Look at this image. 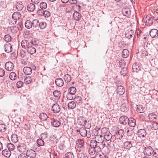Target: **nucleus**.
<instances>
[{
	"label": "nucleus",
	"mask_w": 158,
	"mask_h": 158,
	"mask_svg": "<svg viewBox=\"0 0 158 158\" xmlns=\"http://www.w3.org/2000/svg\"><path fill=\"white\" fill-rule=\"evenodd\" d=\"M94 132H95V134H94L95 135V134L97 135L95 136V140L98 143V148L99 149V146L101 147L103 144L102 143L104 140V138L102 135H98V132L97 130H94L93 131V134Z\"/></svg>",
	"instance_id": "nucleus-1"
},
{
	"label": "nucleus",
	"mask_w": 158,
	"mask_h": 158,
	"mask_svg": "<svg viewBox=\"0 0 158 158\" xmlns=\"http://www.w3.org/2000/svg\"><path fill=\"white\" fill-rule=\"evenodd\" d=\"M154 150L150 146H147L144 148L143 152L145 155L150 156L152 154L153 155Z\"/></svg>",
	"instance_id": "nucleus-2"
},
{
	"label": "nucleus",
	"mask_w": 158,
	"mask_h": 158,
	"mask_svg": "<svg viewBox=\"0 0 158 158\" xmlns=\"http://www.w3.org/2000/svg\"><path fill=\"white\" fill-rule=\"evenodd\" d=\"M77 121L79 125L81 126H84L86 124L87 121L85 118L82 116H80L78 117Z\"/></svg>",
	"instance_id": "nucleus-3"
},
{
	"label": "nucleus",
	"mask_w": 158,
	"mask_h": 158,
	"mask_svg": "<svg viewBox=\"0 0 158 158\" xmlns=\"http://www.w3.org/2000/svg\"><path fill=\"white\" fill-rule=\"evenodd\" d=\"M13 64L10 61L7 62L5 64V68L6 70L9 71H12L14 69Z\"/></svg>",
	"instance_id": "nucleus-4"
},
{
	"label": "nucleus",
	"mask_w": 158,
	"mask_h": 158,
	"mask_svg": "<svg viewBox=\"0 0 158 158\" xmlns=\"http://www.w3.org/2000/svg\"><path fill=\"white\" fill-rule=\"evenodd\" d=\"M26 154L27 156L31 158H35L36 156V152L35 151L32 149L27 150V151Z\"/></svg>",
	"instance_id": "nucleus-5"
},
{
	"label": "nucleus",
	"mask_w": 158,
	"mask_h": 158,
	"mask_svg": "<svg viewBox=\"0 0 158 158\" xmlns=\"http://www.w3.org/2000/svg\"><path fill=\"white\" fill-rule=\"evenodd\" d=\"M120 123L123 125H126L127 124L129 119L127 117L125 116H123L120 117L119 118Z\"/></svg>",
	"instance_id": "nucleus-6"
},
{
	"label": "nucleus",
	"mask_w": 158,
	"mask_h": 158,
	"mask_svg": "<svg viewBox=\"0 0 158 158\" xmlns=\"http://www.w3.org/2000/svg\"><path fill=\"white\" fill-rule=\"evenodd\" d=\"M124 135V131L122 129H120L117 131L115 135L117 139H121Z\"/></svg>",
	"instance_id": "nucleus-7"
},
{
	"label": "nucleus",
	"mask_w": 158,
	"mask_h": 158,
	"mask_svg": "<svg viewBox=\"0 0 158 158\" xmlns=\"http://www.w3.org/2000/svg\"><path fill=\"white\" fill-rule=\"evenodd\" d=\"M18 150L20 152H25L26 150V145L23 143H21L17 147Z\"/></svg>",
	"instance_id": "nucleus-8"
},
{
	"label": "nucleus",
	"mask_w": 158,
	"mask_h": 158,
	"mask_svg": "<svg viewBox=\"0 0 158 158\" xmlns=\"http://www.w3.org/2000/svg\"><path fill=\"white\" fill-rule=\"evenodd\" d=\"M31 45L30 43V41L26 40H23L21 42V46L23 48H27L30 47Z\"/></svg>",
	"instance_id": "nucleus-9"
},
{
	"label": "nucleus",
	"mask_w": 158,
	"mask_h": 158,
	"mask_svg": "<svg viewBox=\"0 0 158 158\" xmlns=\"http://www.w3.org/2000/svg\"><path fill=\"white\" fill-rule=\"evenodd\" d=\"M52 110L54 113H58L60 111V107L57 104H55L52 106Z\"/></svg>",
	"instance_id": "nucleus-10"
},
{
	"label": "nucleus",
	"mask_w": 158,
	"mask_h": 158,
	"mask_svg": "<svg viewBox=\"0 0 158 158\" xmlns=\"http://www.w3.org/2000/svg\"><path fill=\"white\" fill-rule=\"evenodd\" d=\"M81 15L78 12L76 11L73 14V18L76 21H79L81 18Z\"/></svg>",
	"instance_id": "nucleus-11"
},
{
	"label": "nucleus",
	"mask_w": 158,
	"mask_h": 158,
	"mask_svg": "<svg viewBox=\"0 0 158 158\" xmlns=\"http://www.w3.org/2000/svg\"><path fill=\"white\" fill-rule=\"evenodd\" d=\"M5 51L7 53L10 52L12 49V47L11 44L8 42H6L4 46Z\"/></svg>",
	"instance_id": "nucleus-12"
},
{
	"label": "nucleus",
	"mask_w": 158,
	"mask_h": 158,
	"mask_svg": "<svg viewBox=\"0 0 158 158\" xmlns=\"http://www.w3.org/2000/svg\"><path fill=\"white\" fill-rule=\"evenodd\" d=\"M117 93L119 95H121L123 94L125 92V89L122 86L120 85L118 87L116 90Z\"/></svg>",
	"instance_id": "nucleus-13"
},
{
	"label": "nucleus",
	"mask_w": 158,
	"mask_h": 158,
	"mask_svg": "<svg viewBox=\"0 0 158 158\" xmlns=\"http://www.w3.org/2000/svg\"><path fill=\"white\" fill-rule=\"evenodd\" d=\"M122 13L123 15L128 17L131 14V11L128 8H123L122 10Z\"/></svg>",
	"instance_id": "nucleus-14"
},
{
	"label": "nucleus",
	"mask_w": 158,
	"mask_h": 158,
	"mask_svg": "<svg viewBox=\"0 0 158 158\" xmlns=\"http://www.w3.org/2000/svg\"><path fill=\"white\" fill-rule=\"evenodd\" d=\"M55 82L56 85L59 87L62 86L64 84L63 80L60 78L56 79L55 80Z\"/></svg>",
	"instance_id": "nucleus-15"
},
{
	"label": "nucleus",
	"mask_w": 158,
	"mask_h": 158,
	"mask_svg": "<svg viewBox=\"0 0 158 158\" xmlns=\"http://www.w3.org/2000/svg\"><path fill=\"white\" fill-rule=\"evenodd\" d=\"M134 34L133 31L131 29H129L127 30L125 33V36L128 38H131Z\"/></svg>",
	"instance_id": "nucleus-16"
},
{
	"label": "nucleus",
	"mask_w": 158,
	"mask_h": 158,
	"mask_svg": "<svg viewBox=\"0 0 158 158\" xmlns=\"http://www.w3.org/2000/svg\"><path fill=\"white\" fill-rule=\"evenodd\" d=\"M90 145L91 148H96L98 150H101V146H99V149L98 148V143L95 140H93L90 141Z\"/></svg>",
	"instance_id": "nucleus-17"
},
{
	"label": "nucleus",
	"mask_w": 158,
	"mask_h": 158,
	"mask_svg": "<svg viewBox=\"0 0 158 158\" xmlns=\"http://www.w3.org/2000/svg\"><path fill=\"white\" fill-rule=\"evenodd\" d=\"M27 50L28 53L31 55L34 54L36 52V50L35 47L31 45L27 49Z\"/></svg>",
	"instance_id": "nucleus-18"
},
{
	"label": "nucleus",
	"mask_w": 158,
	"mask_h": 158,
	"mask_svg": "<svg viewBox=\"0 0 158 158\" xmlns=\"http://www.w3.org/2000/svg\"><path fill=\"white\" fill-rule=\"evenodd\" d=\"M23 71L25 74L29 75L31 74L32 70L31 67L26 66L24 68Z\"/></svg>",
	"instance_id": "nucleus-19"
},
{
	"label": "nucleus",
	"mask_w": 158,
	"mask_h": 158,
	"mask_svg": "<svg viewBox=\"0 0 158 158\" xmlns=\"http://www.w3.org/2000/svg\"><path fill=\"white\" fill-rule=\"evenodd\" d=\"M150 35L152 38L157 37L158 35V31L156 29H152L150 32Z\"/></svg>",
	"instance_id": "nucleus-20"
},
{
	"label": "nucleus",
	"mask_w": 158,
	"mask_h": 158,
	"mask_svg": "<svg viewBox=\"0 0 158 158\" xmlns=\"http://www.w3.org/2000/svg\"><path fill=\"white\" fill-rule=\"evenodd\" d=\"M128 119L129 121L127 123L128 125L131 127H134L136 125V121L135 119L132 118H130Z\"/></svg>",
	"instance_id": "nucleus-21"
},
{
	"label": "nucleus",
	"mask_w": 158,
	"mask_h": 158,
	"mask_svg": "<svg viewBox=\"0 0 158 158\" xmlns=\"http://www.w3.org/2000/svg\"><path fill=\"white\" fill-rule=\"evenodd\" d=\"M138 135L140 137H144L146 135V131L144 129H141L138 131Z\"/></svg>",
	"instance_id": "nucleus-22"
},
{
	"label": "nucleus",
	"mask_w": 158,
	"mask_h": 158,
	"mask_svg": "<svg viewBox=\"0 0 158 158\" xmlns=\"http://www.w3.org/2000/svg\"><path fill=\"white\" fill-rule=\"evenodd\" d=\"M77 145L79 148L82 147L84 145L85 143L84 141L81 139H78L76 141Z\"/></svg>",
	"instance_id": "nucleus-23"
},
{
	"label": "nucleus",
	"mask_w": 158,
	"mask_h": 158,
	"mask_svg": "<svg viewBox=\"0 0 158 158\" xmlns=\"http://www.w3.org/2000/svg\"><path fill=\"white\" fill-rule=\"evenodd\" d=\"M27 9L28 11L33 12L35 9V5L32 3H30L27 6Z\"/></svg>",
	"instance_id": "nucleus-24"
},
{
	"label": "nucleus",
	"mask_w": 158,
	"mask_h": 158,
	"mask_svg": "<svg viewBox=\"0 0 158 158\" xmlns=\"http://www.w3.org/2000/svg\"><path fill=\"white\" fill-rule=\"evenodd\" d=\"M47 7V4L45 2H42L40 3V7L39 8V13H40V11L42 10L45 9Z\"/></svg>",
	"instance_id": "nucleus-25"
},
{
	"label": "nucleus",
	"mask_w": 158,
	"mask_h": 158,
	"mask_svg": "<svg viewBox=\"0 0 158 158\" xmlns=\"http://www.w3.org/2000/svg\"><path fill=\"white\" fill-rule=\"evenodd\" d=\"M2 154L6 157H9L11 155V152L9 150L8 151L7 149H5L2 151Z\"/></svg>",
	"instance_id": "nucleus-26"
},
{
	"label": "nucleus",
	"mask_w": 158,
	"mask_h": 158,
	"mask_svg": "<svg viewBox=\"0 0 158 158\" xmlns=\"http://www.w3.org/2000/svg\"><path fill=\"white\" fill-rule=\"evenodd\" d=\"M101 150H98L96 148H91L89 150V154L94 155L96 152L100 151Z\"/></svg>",
	"instance_id": "nucleus-27"
},
{
	"label": "nucleus",
	"mask_w": 158,
	"mask_h": 158,
	"mask_svg": "<svg viewBox=\"0 0 158 158\" xmlns=\"http://www.w3.org/2000/svg\"><path fill=\"white\" fill-rule=\"evenodd\" d=\"M51 124L53 126L57 127H59L60 126V123L57 120L54 119L51 122Z\"/></svg>",
	"instance_id": "nucleus-28"
},
{
	"label": "nucleus",
	"mask_w": 158,
	"mask_h": 158,
	"mask_svg": "<svg viewBox=\"0 0 158 158\" xmlns=\"http://www.w3.org/2000/svg\"><path fill=\"white\" fill-rule=\"evenodd\" d=\"M40 118L41 120L44 121L47 120L48 116L46 113H42L40 114Z\"/></svg>",
	"instance_id": "nucleus-29"
},
{
	"label": "nucleus",
	"mask_w": 158,
	"mask_h": 158,
	"mask_svg": "<svg viewBox=\"0 0 158 158\" xmlns=\"http://www.w3.org/2000/svg\"><path fill=\"white\" fill-rule=\"evenodd\" d=\"M21 17V15L20 13L19 12H15L12 15V18L16 20H19Z\"/></svg>",
	"instance_id": "nucleus-30"
},
{
	"label": "nucleus",
	"mask_w": 158,
	"mask_h": 158,
	"mask_svg": "<svg viewBox=\"0 0 158 158\" xmlns=\"http://www.w3.org/2000/svg\"><path fill=\"white\" fill-rule=\"evenodd\" d=\"M23 8V5L21 2L19 1L17 2L16 5V8L18 10H21Z\"/></svg>",
	"instance_id": "nucleus-31"
},
{
	"label": "nucleus",
	"mask_w": 158,
	"mask_h": 158,
	"mask_svg": "<svg viewBox=\"0 0 158 158\" xmlns=\"http://www.w3.org/2000/svg\"><path fill=\"white\" fill-rule=\"evenodd\" d=\"M68 107L69 108L73 109L75 108L76 106V103L74 101H71L69 102Z\"/></svg>",
	"instance_id": "nucleus-32"
},
{
	"label": "nucleus",
	"mask_w": 158,
	"mask_h": 158,
	"mask_svg": "<svg viewBox=\"0 0 158 158\" xmlns=\"http://www.w3.org/2000/svg\"><path fill=\"white\" fill-rule=\"evenodd\" d=\"M104 136V139L107 141L110 140L112 137V135L110 132H107V133L105 134Z\"/></svg>",
	"instance_id": "nucleus-33"
},
{
	"label": "nucleus",
	"mask_w": 158,
	"mask_h": 158,
	"mask_svg": "<svg viewBox=\"0 0 158 158\" xmlns=\"http://www.w3.org/2000/svg\"><path fill=\"white\" fill-rule=\"evenodd\" d=\"M129 55V52L128 50L124 49L122 52V56L124 58H127Z\"/></svg>",
	"instance_id": "nucleus-34"
},
{
	"label": "nucleus",
	"mask_w": 158,
	"mask_h": 158,
	"mask_svg": "<svg viewBox=\"0 0 158 158\" xmlns=\"http://www.w3.org/2000/svg\"><path fill=\"white\" fill-rule=\"evenodd\" d=\"M80 133L82 136H86L87 133V130L85 128H81L80 130Z\"/></svg>",
	"instance_id": "nucleus-35"
},
{
	"label": "nucleus",
	"mask_w": 158,
	"mask_h": 158,
	"mask_svg": "<svg viewBox=\"0 0 158 158\" xmlns=\"http://www.w3.org/2000/svg\"><path fill=\"white\" fill-rule=\"evenodd\" d=\"M136 108V110L138 112L140 113H142L144 112V111L143 107L142 105H137Z\"/></svg>",
	"instance_id": "nucleus-36"
},
{
	"label": "nucleus",
	"mask_w": 158,
	"mask_h": 158,
	"mask_svg": "<svg viewBox=\"0 0 158 158\" xmlns=\"http://www.w3.org/2000/svg\"><path fill=\"white\" fill-rule=\"evenodd\" d=\"M124 147L127 149H129L132 147V144L131 141H127L124 143Z\"/></svg>",
	"instance_id": "nucleus-37"
},
{
	"label": "nucleus",
	"mask_w": 158,
	"mask_h": 158,
	"mask_svg": "<svg viewBox=\"0 0 158 158\" xmlns=\"http://www.w3.org/2000/svg\"><path fill=\"white\" fill-rule=\"evenodd\" d=\"M64 79L66 82H69L71 80V77L69 74H66L64 76Z\"/></svg>",
	"instance_id": "nucleus-38"
},
{
	"label": "nucleus",
	"mask_w": 158,
	"mask_h": 158,
	"mask_svg": "<svg viewBox=\"0 0 158 158\" xmlns=\"http://www.w3.org/2000/svg\"><path fill=\"white\" fill-rule=\"evenodd\" d=\"M32 27L36 28L39 26V22L36 19L33 20L32 22Z\"/></svg>",
	"instance_id": "nucleus-39"
},
{
	"label": "nucleus",
	"mask_w": 158,
	"mask_h": 158,
	"mask_svg": "<svg viewBox=\"0 0 158 158\" xmlns=\"http://www.w3.org/2000/svg\"><path fill=\"white\" fill-rule=\"evenodd\" d=\"M11 138L12 141L14 143H16L18 141V139L16 135L13 134L11 136Z\"/></svg>",
	"instance_id": "nucleus-40"
},
{
	"label": "nucleus",
	"mask_w": 158,
	"mask_h": 158,
	"mask_svg": "<svg viewBox=\"0 0 158 158\" xmlns=\"http://www.w3.org/2000/svg\"><path fill=\"white\" fill-rule=\"evenodd\" d=\"M148 117L150 120H154L157 119V116L155 114L152 113H150L148 115Z\"/></svg>",
	"instance_id": "nucleus-41"
},
{
	"label": "nucleus",
	"mask_w": 158,
	"mask_h": 158,
	"mask_svg": "<svg viewBox=\"0 0 158 158\" xmlns=\"http://www.w3.org/2000/svg\"><path fill=\"white\" fill-rule=\"evenodd\" d=\"M25 26L27 29H30L32 27V23L29 20H27L25 23Z\"/></svg>",
	"instance_id": "nucleus-42"
},
{
	"label": "nucleus",
	"mask_w": 158,
	"mask_h": 158,
	"mask_svg": "<svg viewBox=\"0 0 158 158\" xmlns=\"http://www.w3.org/2000/svg\"><path fill=\"white\" fill-rule=\"evenodd\" d=\"M54 95L58 99L60 98L61 96V93L60 91L58 90H55L53 92Z\"/></svg>",
	"instance_id": "nucleus-43"
},
{
	"label": "nucleus",
	"mask_w": 158,
	"mask_h": 158,
	"mask_svg": "<svg viewBox=\"0 0 158 158\" xmlns=\"http://www.w3.org/2000/svg\"><path fill=\"white\" fill-rule=\"evenodd\" d=\"M31 78L29 76L26 77L24 79V82L26 84H29L31 82Z\"/></svg>",
	"instance_id": "nucleus-44"
},
{
	"label": "nucleus",
	"mask_w": 158,
	"mask_h": 158,
	"mask_svg": "<svg viewBox=\"0 0 158 158\" xmlns=\"http://www.w3.org/2000/svg\"><path fill=\"white\" fill-rule=\"evenodd\" d=\"M10 79L12 80H15L16 78V74L14 72H11L9 75Z\"/></svg>",
	"instance_id": "nucleus-45"
},
{
	"label": "nucleus",
	"mask_w": 158,
	"mask_h": 158,
	"mask_svg": "<svg viewBox=\"0 0 158 158\" xmlns=\"http://www.w3.org/2000/svg\"><path fill=\"white\" fill-rule=\"evenodd\" d=\"M68 91L69 93L74 95L76 92V89L75 87H72L69 89Z\"/></svg>",
	"instance_id": "nucleus-46"
},
{
	"label": "nucleus",
	"mask_w": 158,
	"mask_h": 158,
	"mask_svg": "<svg viewBox=\"0 0 158 158\" xmlns=\"http://www.w3.org/2000/svg\"><path fill=\"white\" fill-rule=\"evenodd\" d=\"M51 141H52L53 143H57V140L56 137L53 135H52L50 137Z\"/></svg>",
	"instance_id": "nucleus-47"
},
{
	"label": "nucleus",
	"mask_w": 158,
	"mask_h": 158,
	"mask_svg": "<svg viewBox=\"0 0 158 158\" xmlns=\"http://www.w3.org/2000/svg\"><path fill=\"white\" fill-rule=\"evenodd\" d=\"M7 147L8 149L10 151H13L15 148L14 145L11 143H9L7 145Z\"/></svg>",
	"instance_id": "nucleus-48"
},
{
	"label": "nucleus",
	"mask_w": 158,
	"mask_h": 158,
	"mask_svg": "<svg viewBox=\"0 0 158 158\" xmlns=\"http://www.w3.org/2000/svg\"><path fill=\"white\" fill-rule=\"evenodd\" d=\"M117 64L119 67L122 68V69L124 68L125 64L123 61L118 60L117 61Z\"/></svg>",
	"instance_id": "nucleus-49"
},
{
	"label": "nucleus",
	"mask_w": 158,
	"mask_h": 158,
	"mask_svg": "<svg viewBox=\"0 0 158 158\" xmlns=\"http://www.w3.org/2000/svg\"><path fill=\"white\" fill-rule=\"evenodd\" d=\"M10 30L12 33H15L18 31L19 30V28H18L15 26H12L10 28Z\"/></svg>",
	"instance_id": "nucleus-50"
},
{
	"label": "nucleus",
	"mask_w": 158,
	"mask_h": 158,
	"mask_svg": "<svg viewBox=\"0 0 158 158\" xmlns=\"http://www.w3.org/2000/svg\"><path fill=\"white\" fill-rule=\"evenodd\" d=\"M46 27V23L45 22H43L39 23V26L40 29H44Z\"/></svg>",
	"instance_id": "nucleus-51"
},
{
	"label": "nucleus",
	"mask_w": 158,
	"mask_h": 158,
	"mask_svg": "<svg viewBox=\"0 0 158 158\" xmlns=\"http://www.w3.org/2000/svg\"><path fill=\"white\" fill-rule=\"evenodd\" d=\"M6 130V126L4 124H0V131L4 132Z\"/></svg>",
	"instance_id": "nucleus-52"
},
{
	"label": "nucleus",
	"mask_w": 158,
	"mask_h": 158,
	"mask_svg": "<svg viewBox=\"0 0 158 158\" xmlns=\"http://www.w3.org/2000/svg\"><path fill=\"white\" fill-rule=\"evenodd\" d=\"M73 154L71 152H68L65 154V158H74Z\"/></svg>",
	"instance_id": "nucleus-53"
},
{
	"label": "nucleus",
	"mask_w": 158,
	"mask_h": 158,
	"mask_svg": "<svg viewBox=\"0 0 158 158\" xmlns=\"http://www.w3.org/2000/svg\"><path fill=\"white\" fill-rule=\"evenodd\" d=\"M107 132H110L108 131V129L106 127L103 128L101 130V133L103 135L107 133Z\"/></svg>",
	"instance_id": "nucleus-54"
},
{
	"label": "nucleus",
	"mask_w": 158,
	"mask_h": 158,
	"mask_svg": "<svg viewBox=\"0 0 158 158\" xmlns=\"http://www.w3.org/2000/svg\"><path fill=\"white\" fill-rule=\"evenodd\" d=\"M120 109L123 112L126 111L127 110V107L126 106L125 103H123L122 105L120 106Z\"/></svg>",
	"instance_id": "nucleus-55"
},
{
	"label": "nucleus",
	"mask_w": 158,
	"mask_h": 158,
	"mask_svg": "<svg viewBox=\"0 0 158 158\" xmlns=\"http://www.w3.org/2000/svg\"><path fill=\"white\" fill-rule=\"evenodd\" d=\"M11 36L9 35H6L4 37V40L6 42H9L11 40Z\"/></svg>",
	"instance_id": "nucleus-56"
},
{
	"label": "nucleus",
	"mask_w": 158,
	"mask_h": 158,
	"mask_svg": "<svg viewBox=\"0 0 158 158\" xmlns=\"http://www.w3.org/2000/svg\"><path fill=\"white\" fill-rule=\"evenodd\" d=\"M77 157L78 158H88L87 155L83 153H79Z\"/></svg>",
	"instance_id": "nucleus-57"
},
{
	"label": "nucleus",
	"mask_w": 158,
	"mask_h": 158,
	"mask_svg": "<svg viewBox=\"0 0 158 158\" xmlns=\"http://www.w3.org/2000/svg\"><path fill=\"white\" fill-rule=\"evenodd\" d=\"M43 140L41 138L37 140V143L39 146H43L44 145V143Z\"/></svg>",
	"instance_id": "nucleus-58"
},
{
	"label": "nucleus",
	"mask_w": 158,
	"mask_h": 158,
	"mask_svg": "<svg viewBox=\"0 0 158 158\" xmlns=\"http://www.w3.org/2000/svg\"><path fill=\"white\" fill-rule=\"evenodd\" d=\"M66 97L68 99L71 100L75 98V95L74 94H72L69 93L67 94Z\"/></svg>",
	"instance_id": "nucleus-59"
},
{
	"label": "nucleus",
	"mask_w": 158,
	"mask_h": 158,
	"mask_svg": "<svg viewBox=\"0 0 158 158\" xmlns=\"http://www.w3.org/2000/svg\"><path fill=\"white\" fill-rule=\"evenodd\" d=\"M153 19L152 18V17H150V16L149 15H147L145 19V24L146 25H148V22L149 21H151V20H153Z\"/></svg>",
	"instance_id": "nucleus-60"
},
{
	"label": "nucleus",
	"mask_w": 158,
	"mask_h": 158,
	"mask_svg": "<svg viewBox=\"0 0 158 158\" xmlns=\"http://www.w3.org/2000/svg\"><path fill=\"white\" fill-rule=\"evenodd\" d=\"M152 128L153 130H158V123H153L152 126Z\"/></svg>",
	"instance_id": "nucleus-61"
},
{
	"label": "nucleus",
	"mask_w": 158,
	"mask_h": 158,
	"mask_svg": "<svg viewBox=\"0 0 158 158\" xmlns=\"http://www.w3.org/2000/svg\"><path fill=\"white\" fill-rule=\"evenodd\" d=\"M43 15L45 17H48L50 15V12L47 10H43Z\"/></svg>",
	"instance_id": "nucleus-62"
},
{
	"label": "nucleus",
	"mask_w": 158,
	"mask_h": 158,
	"mask_svg": "<svg viewBox=\"0 0 158 158\" xmlns=\"http://www.w3.org/2000/svg\"><path fill=\"white\" fill-rule=\"evenodd\" d=\"M23 83L21 81H19L17 82L16 85L18 88H21L23 85Z\"/></svg>",
	"instance_id": "nucleus-63"
},
{
	"label": "nucleus",
	"mask_w": 158,
	"mask_h": 158,
	"mask_svg": "<svg viewBox=\"0 0 158 158\" xmlns=\"http://www.w3.org/2000/svg\"><path fill=\"white\" fill-rule=\"evenodd\" d=\"M153 156L156 158H158V149H156L154 151Z\"/></svg>",
	"instance_id": "nucleus-64"
}]
</instances>
